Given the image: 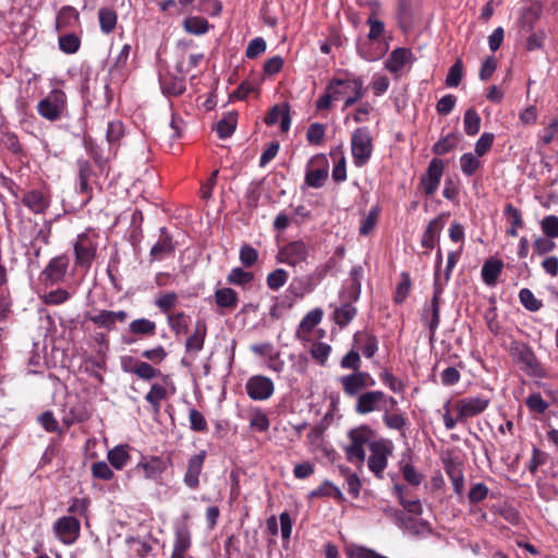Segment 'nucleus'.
Masks as SVG:
<instances>
[{
	"instance_id": "obj_1",
	"label": "nucleus",
	"mask_w": 558,
	"mask_h": 558,
	"mask_svg": "<svg viewBox=\"0 0 558 558\" xmlns=\"http://www.w3.org/2000/svg\"><path fill=\"white\" fill-rule=\"evenodd\" d=\"M352 89L353 96L345 98L343 110L353 106L356 101H359L365 94V88L363 86V81L360 77L352 80H344L339 77H333L327 85L325 94L322 95L316 101L317 110H327L331 107L332 100L340 99L345 93L347 89Z\"/></svg>"
},
{
	"instance_id": "obj_2",
	"label": "nucleus",
	"mask_w": 558,
	"mask_h": 558,
	"mask_svg": "<svg viewBox=\"0 0 558 558\" xmlns=\"http://www.w3.org/2000/svg\"><path fill=\"white\" fill-rule=\"evenodd\" d=\"M99 234L94 229L88 228L77 234L73 244L75 266L77 268L89 270L97 256Z\"/></svg>"
},
{
	"instance_id": "obj_3",
	"label": "nucleus",
	"mask_w": 558,
	"mask_h": 558,
	"mask_svg": "<svg viewBox=\"0 0 558 558\" xmlns=\"http://www.w3.org/2000/svg\"><path fill=\"white\" fill-rule=\"evenodd\" d=\"M512 359L521 365V369L531 377L546 378L547 371L542 365L533 349L525 342L512 341L510 344Z\"/></svg>"
},
{
	"instance_id": "obj_4",
	"label": "nucleus",
	"mask_w": 558,
	"mask_h": 558,
	"mask_svg": "<svg viewBox=\"0 0 558 558\" xmlns=\"http://www.w3.org/2000/svg\"><path fill=\"white\" fill-rule=\"evenodd\" d=\"M38 114L50 122L60 120L68 109V96L61 88H52L48 95L37 104Z\"/></svg>"
},
{
	"instance_id": "obj_5",
	"label": "nucleus",
	"mask_w": 558,
	"mask_h": 558,
	"mask_svg": "<svg viewBox=\"0 0 558 558\" xmlns=\"http://www.w3.org/2000/svg\"><path fill=\"white\" fill-rule=\"evenodd\" d=\"M81 93L85 105L90 107L106 108L112 99L108 82L98 77H86L81 86Z\"/></svg>"
},
{
	"instance_id": "obj_6",
	"label": "nucleus",
	"mask_w": 558,
	"mask_h": 558,
	"mask_svg": "<svg viewBox=\"0 0 558 558\" xmlns=\"http://www.w3.org/2000/svg\"><path fill=\"white\" fill-rule=\"evenodd\" d=\"M374 150L373 136L367 126L354 130L351 135V153L356 167H364L371 159Z\"/></svg>"
},
{
	"instance_id": "obj_7",
	"label": "nucleus",
	"mask_w": 558,
	"mask_h": 558,
	"mask_svg": "<svg viewBox=\"0 0 558 558\" xmlns=\"http://www.w3.org/2000/svg\"><path fill=\"white\" fill-rule=\"evenodd\" d=\"M374 437V430L362 425L349 432L350 445L345 448V457L352 463H363L365 460L364 446L369 445Z\"/></svg>"
},
{
	"instance_id": "obj_8",
	"label": "nucleus",
	"mask_w": 558,
	"mask_h": 558,
	"mask_svg": "<svg viewBox=\"0 0 558 558\" xmlns=\"http://www.w3.org/2000/svg\"><path fill=\"white\" fill-rule=\"evenodd\" d=\"M121 368L123 372L135 375L144 381H150L161 377L162 381L166 384L170 379L169 375H163L160 369L154 367L148 362L137 360L133 356L122 357Z\"/></svg>"
},
{
	"instance_id": "obj_9",
	"label": "nucleus",
	"mask_w": 558,
	"mask_h": 558,
	"mask_svg": "<svg viewBox=\"0 0 558 558\" xmlns=\"http://www.w3.org/2000/svg\"><path fill=\"white\" fill-rule=\"evenodd\" d=\"M442 292L444 284L436 280V282L434 283V293L430 303L423 308L422 322L429 329L430 340L434 339L435 333L440 324V302Z\"/></svg>"
},
{
	"instance_id": "obj_10",
	"label": "nucleus",
	"mask_w": 558,
	"mask_h": 558,
	"mask_svg": "<svg viewBox=\"0 0 558 558\" xmlns=\"http://www.w3.org/2000/svg\"><path fill=\"white\" fill-rule=\"evenodd\" d=\"M52 531L62 544L73 545L81 536V522L74 515H63L54 521Z\"/></svg>"
},
{
	"instance_id": "obj_11",
	"label": "nucleus",
	"mask_w": 558,
	"mask_h": 558,
	"mask_svg": "<svg viewBox=\"0 0 558 558\" xmlns=\"http://www.w3.org/2000/svg\"><path fill=\"white\" fill-rule=\"evenodd\" d=\"M387 395L381 390H367L357 396L354 411L360 415H366L375 411L385 410Z\"/></svg>"
},
{
	"instance_id": "obj_12",
	"label": "nucleus",
	"mask_w": 558,
	"mask_h": 558,
	"mask_svg": "<svg viewBox=\"0 0 558 558\" xmlns=\"http://www.w3.org/2000/svg\"><path fill=\"white\" fill-rule=\"evenodd\" d=\"M70 265V258L65 254L58 255L49 260L40 274V280L45 286H54L64 280Z\"/></svg>"
},
{
	"instance_id": "obj_13",
	"label": "nucleus",
	"mask_w": 558,
	"mask_h": 558,
	"mask_svg": "<svg viewBox=\"0 0 558 558\" xmlns=\"http://www.w3.org/2000/svg\"><path fill=\"white\" fill-rule=\"evenodd\" d=\"M445 170V163L439 158H433L426 171L421 175L418 186L422 189L426 196H432L438 190L442 174Z\"/></svg>"
},
{
	"instance_id": "obj_14",
	"label": "nucleus",
	"mask_w": 558,
	"mask_h": 558,
	"mask_svg": "<svg viewBox=\"0 0 558 558\" xmlns=\"http://www.w3.org/2000/svg\"><path fill=\"white\" fill-rule=\"evenodd\" d=\"M386 37H359L356 49L359 54L367 60L375 61L383 58L389 49Z\"/></svg>"
},
{
	"instance_id": "obj_15",
	"label": "nucleus",
	"mask_w": 558,
	"mask_h": 558,
	"mask_svg": "<svg viewBox=\"0 0 558 558\" xmlns=\"http://www.w3.org/2000/svg\"><path fill=\"white\" fill-rule=\"evenodd\" d=\"M245 391L252 400L265 401L272 397L275 384L265 375H253L246 380Z\"/></svg>"
},
{
	"instance_id": "obj_16",
	"label": "nucleus",
	"mask_w": 558,
	"mask_h": 558,
	"mask_svg": "<svg viewBox=\"0 0 558 558\" xmlns=\"http://www.w3.org/2000/svg\"><path fill=\"white\" fill-rule=\"evenodd\" d=\"M490 399L485 396L466 397L457 401L458 420L464 422L469 417L483 413L489 405Z\"/></svg>"
},
{
	"instance_id": "obj_17",
	"label": "nucleus",
	"mask_w": 558,
	"mask_h": 558,
	"mask_svg": "<svg viewBox=\"0 0 558 558\" xmlns=\"http://www.w3.org/2000/svg\"><path fill=\"white\" fill-rule=\"evenodd\" d=\"M167 468V462L162 458L150 456L143 457L133 469V472L145 480L158 481Z\"/></svg>"
},
{
	"instance_id": "obj_18",
	"label": "nucleus",
	"mask_w": 558,
	"mask_h": 558,
	"mask_svg": "<svg viewBox=\"0 0 558 558\" xmlns=\"http://www.w3.org/2000/svg\"><path fill=\"white\" fill-rule=\"evenodd\" d=\"M371 456L368 458V468L375 476L381 478L383 472L387 468L390 449L385 440H376L369 444Z\"/></svg>"
},
{
	"instance_id": "obj_19",
	"label": "nucleus",
	"mask_w": 558,
	"mask_h": 558,
	"mask_svg": "<svg viewBox=\"0 0 558 558\" xmlns=\"http://www.w3.org/2000/svg\"><path fill=\"white\" fill-rule=\"evenodd\" d=\"M207 452L201 450L198 453L189 458L186 470L183 475V483L190 489L196 490L199 487V476L203 472Z\"/></svg>"
},
{
	"instance_id": "obj_20",
	"label": "nucleus",
	"mask_w": 558,
	"mask_h": 558,
	"mask_svg": "<svg viewBox=\"0 0 558 558\" xmlns=\"http://www.w3.org/2000/svg\"><path fill=\"white\" fill-rule=\"evenodd\" d=\"M308 255L305 243L301 240L292 241L279 250L278 259L289 266H296L306 260Z\"/></svg>"
},
{
	"instance_id": "obj_21",
	"label": "nucleus",
	"mask_w": 558,
	"mask_h": 558,
	"mask_svg": "<svg viewBox=\"0 0 558 558\" xmlns=\"http://www.w3.org/2000/svg\"><path fill=\"white\" fill-rule=\"evenodd\" d=\"M51 202L50 193L47 189H33L24 193L22 203L36 215L45 214Z\"/></svg>"
},
{
	"instance_id": "obj_22",
	"label": "nucleus",
	"mask_w": 558,
	"mask_h": 558,
	"mask_svg": "<svg viewBox=\"0 0 558 558\" xmlns=\"http://www.w3.org/2000/svg\"><path fill=\"white\" fill-rule=\"evenodd\" d=\"M76 167L78 179L77 192L86 196L83 201V205L86 206L93 198V187L89 181L95 173L90 162L86 159H77Z\"/></svg>"
},
{
	"instance_id": "obj_23",
	"label": "nucleus",
	"mask_w": 558,
	"mask_h": 558,
	"mask_svg": "<svg viewBox=\"0 0 558 558\" xmlns=\"http://www.w3.org/2000/svg\"><path fill=\"white\" fill-rule=\"evenodd\" d=\"M542 14V4L534 0H524L520 10L519 22L521 32L529 33L534 28V24L539 20Z\"/></svg>"
},
{
	"instance_id": "obj_24",
	"label": "nucleus",
	"mask_w": 558,
	"mask_h": 558,
	"mask_svg": "<svg viewBox=\"0 0 558 558\" xmlns=\"http://www.w3.org/2000/svg\"><path fill=\"white\" fill-rule=\"evenodd\" d=\"M450 216L449 213H441L436 218L429 221L425 231L423 232L421 244L424 248L433 250L435 242L439 240L440 232L442 231L446 219Z\"/></svg>"
},
{
	"instance_id": "obj_25",
	"label": "nucleus",
	"mask_w": 558,
	"mask_h": 558,
	"mask_svg": "<svg viewBox=\"0 0 558 558\" xmlns=\"http://www.w3.org/2000/svg\"><path fill=\"white\" fill-rule=\"evenodd\" d=\"M353 343L366 359H372L378 351V338L372 331L364 329L353 335Z\"/></svg>"
},
{
	"instance_id": "obj_26",
	"label": "nucleus",
	"mask_w": 558,
	"mask_h": 558,
	"mask_svg": "<svg viewBox=\"0 0 558 558\" xmlns=\"http://www.w3.org/2000/svg\"><path fill=\"white\" fill-rule=\"evenodd\" d=\"M129 315L125 311H107L102 310L97 315H87L86 318L94 323L99 328L112 330L116 327V323H124Z\"/></svg>"
},
{
	"instance_id": "obj_27",
	"label": "nucleus",
	"mask_w": 558,
	"mask_h": 558,
	"mask_svg": "<svg viewBox=\"0 0 558 558\" xmlns=\"http://www.w3.org/2000/svg\"><path fill=\"white\" fill-rule=\"evenodd\" d=\"M207 336V324L204 319H197L193 332L185 341V352L187 355L196 354L204 349Z\"/></svg>"
},
{
	"instance_id": "obj_28",
	"label": "nucleus",
	"mask_w": 558,
	"mask_h": 558,
	"mask_svg": "<svg viewBox=\"0 0 558 558\" xmlns=\"http://www.w3.org/2000/svg\"><path fill=\"white\" fill-rule=\"evenodd\" d=\"M444 469L447 476L450 478L453 492L458 496H462L464 492V473L463 464L453 459H447L444 461Z\"/></svg>"
},
{
	"instance_id": "obj_29",
	"label": "nucleus",
	"mask_w": 558,
	"mask_h": 558,
	"mask_svg": "<svg viewBox=\"0 0 558 558\" xmlns=\"http://www.w3.org/2000/svg\"><path fill=\"white\" fill-rule=\"evenodd\" d=\"M159 84L162 94L168 97L180 96L186 90L185 78L170 73L159 75Z\"/></svg>"
},
{
	"instance_id": "obj_30",
	"label": "nucleus",
	"mask_w": 558,
	"mask_h": 558,
	"mask_svg": "<svg viewBox=\"0 0 558 558\" xmlns=\"http://www.w3.org/2000/svg\"><path fill=\"white\" fill-rule=\"evenodd\" d=\"M317 160L325 162V166L319 169H308L305 173V183L310 187L314 189L323 187L328 179V163L325 156L317 155L311 160V162H315Z\"/></svg>"
},
{
	"instance_id": "obj_31",
	"label": "nucleus",
	"mask_w": 558,
	"mask_h": 558,
	"mask_svg": "<svg viewBox=\"0 0 558 558\" xmlns=\"http://www.w3.org/2000/svg\"><path fill=\"white\" fill-rule=\"evenodd\" d=\"M362 372L351 373L339 378V383L341 384L342 390L348 397H357L361 395L360 392L365 389V384L363 383Z\"/></svg>"
},
{
	"instance_id": "obj_32",
	"label": "nucleus",
	"mask_w": 558,
	"mask_h": 558,
	"mask_svg": "<svg viewBox=\"0 0 558 558\" xmlns=\"http://www.w3.org/2000/svg\"><path fill=\"white\" fill-rule=\"evenodd\" d=\"M174 244L172 236L168 233L166 228L160 229V236L156 244L150 250V256L155 260L163 259L166 255L172 254Z\"/></svg>"
},
{
	"instance_id": "obj_33",
	"label": "nucleus",
	"mask_w": 558,
	"mask_h": 558,
	"mask_svg": "<svg viewBox=\"0 0 558 558\" xmlns=\"http://www.w3.org/2000/svg\"><path fill=\"white\" fill-rule=\"evenodd\" d=\"M215 303L221 311L232 312L238 307L239 295L232 288H220L215 291Z\"/></svg>"
},
{
	"instance_id": "obj_34",
	"label": "nucleus",
	"mask_w": 558,
	"mask_h": 558,
	"mask_svg": "<svg viewBox=\"0 0 558 558\" xmlns=\"http://www.w3.org/2000/svg\"><path fill=\"white\" fill-rule=\"evenodd\" d=\"M397 20L403 33L411 31L414 21L413 0H398Z\"/></svg>"
},
{
	"instance_id": "obj_35",
	"label": "nucleus",
	"mask_w": 558,
	"mask_h": 558,
	"mask_svg": "<svg viewBox=\"0 0 558 558\" xmlns=\"http://www.w3.org/2000/svg\"><path fill=\"white\" fill-rule=\"evenodd\" d=\"M504 268V262L498 258H488L481 271L482 280L488 287H495Z\"/></svg>"
},
{
	"instance_id": "obj_36",
	"label": "nucleus",
	"mask_w": 558,
	"mask_h": 558,
	"mask_svg": "<svg viewBox=\"0 0 558 558\" xmlns=\"http://www.w3.org/2000/svg\"><path fill=\"white\" fill-rule=\"evenodd\" d=\"M131 447L129 445H117L107 453V460L116 470H122L131 460Z\"/></svg>"
},
{
	"instance_id": "obj_37",
	"label": "nucleus",
	"mask_w": 558,
	"mask_h": 558,
	"mask_svg": "<svg viewBox=\"0 0 558 558\" xmlns=\"http://www.w3.org/2000/svg\"><path fill=\"white\" fill-rule=\"evenodd\" d=\"M412 51L408 48L395 49L386 61V69L398 74L411 61Z\"/></svg>"
},
{
	"instance_id": "obj_38",
	"label": "nucleus",
	"mask_w": 558,
	"mask_h": 558,
	"mask_svg": "<svg viewBox=\"0 0 558 558\" xmlns=\"http://www.w3.org/2000/svg\"><path fill=\"white\" fill-rule=\"evenodd\" d=\"M189 315L183 311H177L167 315V324L177 337L189 332Z\"/></svg>"
},
{
	"instance_id": "obj_39",
	"label": "nucleus",
	"mask_w": 558,
	"mask_h": 558,
	"mask_svg": "<svg viewBox=\"0 0 558 558\" xmlns=\"http://www.w3.org/2000/svg\"><path fill=\"white\" fill-rule=\"evenodd\" d=\"M168 391L165 385L155 383L145 395V401L150 404L153 411L158 414L161 409V402L167 399Z\"/></svg>"
},
{
	"instance_id": "obj_40",
	"label": "nucleus",
	"mask_w": 558,
	"mask_h": 558,
	"mask_svg": "<svg viewBox=\"0 0 558 558\" xmlns=\"http://www.w3.org/2000/svg\"><path fill=\"white\" fill-rule=\"evenodd\" d=\"M129 331L138 337H154L157 331L156 323L148 318H137L130 323Z\"/></svg>"
},
{
	"instance_id": "obj_41",
	"label": "nucleus",
	"mask_w": 558,
	"mask_h": 558,
	"mask_svg": "<svg viewBox=\"0 0 558 558\" xmlns=\"http://www.w3.org/2000/svg\"><path fill=\"white\" fill-rule=\"evenodd\" d=\"M504 214L510 222V227L507 229V234L515 238L518 235V229H521L524 226L522 214L511 203L506 204Z\"/></svg>"
},
{
	"instance_id": "obj_42",
	"label": "nucleus",
	"mask_w": 558,
	"mask_h": 558,
	"mask_svg": "<svg viewBox=\"0 0 558 558\" xmlns=\"http://www.w3.org/2000/svg\"><path fill=\"white\" fill-rule=\"evenodd\" d=\"M192 546L191 531L186 524H181L174 530L173 550L185 554Z\"/></svg>"
},
{
	"instance_id": "obj_43",
	"label": "nucleus",
	"mask_w": 558,
	"mask_h": 558,
	"mask_svg": "<svg viewBox=\"0 0 558 558\" xmlns=\"http://www.w3.org/2000/svg\"><path fill=\"white\" fill-rule=\"evenodd\" d=\"M83 145L88 155L94 160L95 165L99 168L100 171H104L105 166L108 162V158L104 156L102 149L95 143V141L89 135H84Z\"/></svg>"
},
{
	"instance_id": "obj_44",
	"label": "nucleus",
	"mask_w": 558,
	"mask_h": 558,
	"mask_svg": "<svg viewBox=\"0 0 558 558\" xmlns=\"http://www.w3.org/2000/svg\"><path fill=\"white\" fill-rule=\"evenodd\" d=\"M356 314V307L347 302L335 310L333 320L340 328H344L355 318Z\"/></svg>"
},
{
	"instance_id": "obj_45",
	"label": "nucleus",
	"mask_w": 558,
	"mask_h": 558,
	"mask_svg": "<svg viewBox=\"0 0 558 558\" xmlns=\"http://www.w3.org/2000/svg\"><path fill=\"white\" fill-rule=\"evenodd\" d=\"M308 497L311 499L323 498V497H332L338 501L343 500V494L341 493V490L329 481H324L322 483V485H319L316 489H313L310 493Z\"/></svg>"
},
{
	"instance_id": "obj_46",
	"label": "nucleus",
	"mask_w": 558,
	"mask_h": 558,
	"mask_svg": "<svg viewBox=\"0 0 558 558\" xmlns=\"http://www.w3.org/2000/svg\"><path fill=\"white\" fill-rule=\"evenodd\" d=\"M179 302L178 293L174 291H168L159 294L155 300V305L158 307V310L169 315V313H173V308Z\"/></svg>"
},
{
	"instance_id": "obj_47",
	"label": "nucleus",
	"mask_w": 558,
	"mask_h": 558,
	"mask_svg": "<svg viewBox=\"0 0 558 558\" xmlns=\"http://www.w3.org/2000/svg\"><path fill=\"white\" fill-rule=\"evenodd\" d=\"M253 280L254 274L252 271L244 270L241 267L232 268L227 276V282L238 287H246L251 284Z\"/></svg>"
},
{
	"instance_id": "obj_48",
	"label": "nucleus",
	"mask_w": 558,
	"mask_h": 558,
	"mask_svg": "<svg viewBox=\"0 0 558 558\" xmlns=\"http://www.w3.org/2000/svg\"><path fill=\"white\" fill-rule=\"evenodd\" d=\"M236 126V113H229L218 121L216 125V132L219 138L230 137Z\"/></svg>"
},
{
	"instance_id": "obj_49",
	"label": "nucleus",
	"mask_w": 558,
	"mask_h": 558,
	"mask_svg": "<svg viewBox=\"0 0 558 558\" xmlns=\"http://www.w3.org/2000/svg\"><path fill=\"white\" fill-rule=\"evenodd\" d=\"M363 277V267L354 266L350 271V281L351 284L348 288L349 299L352 301H357L361 294V279Z\"/></svg>"
},
{
	"instance_id": "obj_50",
	"label": "nucleus",
	"mask_w": 558,
	"mask_h": 558,
	"mask_svg": "<svg viewBox=\"0 0 558 558\" xmlns=\"http://www.w3.org/2000/svg\"><path fill=\"white\" fill-rule=\"evenodd\" d=\"M400 282L396 287V292L393 296V302L396 304H402L405 299L408 298L410 291H411V278L410 275L405 271L400 274Z\"/></svg>"
},
{
	"instance_id": "obj_51",
	"label": "nucleus",
	"mask_w": 558,
	"mask_h": 558,
	"mask_svg": "<svg viewBox=\"0 0 558 558\" xmlns=\"http://www.w3.org/2000/svg\"><path fill=\"white\" fill-rule=\"evenodd\" d=\"M464 131L468 135L473 136L478 133L481 128V117L474 108H469L464 112Z\"/></svg>"
},
{
	"instance_id": "obj_52",
	"label": "nucleus",
	"mask_w": 558,
	"mask_h": 558,
	"mask_svg": "<svg viewBox=\"0 0 558 558\" xmlns=\"http://www.w3.org/2000/svg\"><path fill=\"white\" fill-rule=\"evenodd\" d=\"M519 301L530 312H537L543 307V302L536 299L534 293L527 288L519 291Z\"/></svg>"
},
{
	"instance_id": "obj_53",
	"label": "nucleus",
	"mask_w": 558,
	"mask_h": 558,
	"mask_svg": "<svg viewBox=\"0 0 558 558\" xmlns=\"http://www.w3.org/2000/svg\"><path fill=\"white\" fill-rule=\"evenodd\" d=\"M323 310L314 308L310 311L301 320L299 330L311 332L323 319Z\"/></svg>"
},
{
	"instance_id": "obj_54",
	"label": "nucleus",
	"mask_w": 558,
	"mask_h": 558,
	"mask_svg": "<svg viewBox=\"0 0 558 558\" xmlns=\"http://www.w3.org/2000/svg\"><path fill=\"white\" fill-rule=\"evenodd\" d=\"M270 421L267 414L260 409H254L250 417V427L254 430L264 433L269 429Z\"/></svg>"
},
{
	"instance_id": "obj_55",
	"label": "nucleus",
	"mask_w": 558,
	"mask_h": 558,
	"mask_svg": "<svg viewBox=\"0 0 558 558\" xmlns=\"http://www.w3.org/2000/svg\"><path fill=\"white\" fill-rule=\"evenodd\" d=\"M482 166L477 156L472 153H465L460 157V167L464 175H473Z\"/></svg>"
},
{
	"instance_id": "obj_56",
	"label": "nucleus",
	"mask_w": 558,
	"mask_h": 558,
	"mask_svg": "<svg viewBox=\"0 0 558 558\" xmlns=\"http://www.w3.org/2000/svg\"><path fill=\"white\" fill-rule=\"evenodd\" d=\"M458 143V136L454 133H449L445 137L440 138L433 146V153L441 156L451 151Z\"/></svg>"
},
{
	"instance_id": "obj_57",
	"label": "nucleus",
	"mask_w": 558,
	"mask_h": 558,
	"mask_svg": "<svg viewBox=\"0 0 558 558\" xmlns=\"http://www.w3.org/2000/svg\"><path fill=\"white\" fill-rule=\"evenodd\" d=\"M380 214L379 206H374L369 209L368 214L362 219L359 232L361 235L369 234L375 228Z\"/></svg>"
},
{
	"instance_id": "obj_58",
	"label": "nucleus",
	"mask_w": 558,
	"mask_h": 558,
	"mask_svg": "<svg viewBox=\"0 0 558 558\" xmlns=\"http://www.w3.org/2000/svg\"><path fill=\"white\" fill-rule=\"evenodd\" d=\"M184 28L187 33L201 35L209 31V24L204 17L191 16L185 19Z\"/></svg>"
},
{
	"instance_id": "obj_59",
	"label": "nucleus",
	"mask_w": 558,
	"mask_h": 558,
	"mask_svg": "<svg viewBox=\"0 0 558 558\" xmlns=\"http://www.w3.org/2000/svg\"><path fill=\"white\" fill-rule=\"evenodd\" d=\"M288 278L289 275L284 269L277 268L267 275L266 283L270 290L277 291L287 283Z\"/></svg>"
},
{
	"instance_id": "obj_60",
	"label": "nucleus",
	"mask_w": 558,
	"mask_h": 558,
	"mask_svg": "<svg viewBox=\"0 0 558 558\" xmlns=\"http://www.w3.org/2000/svg\"><path fill=\"white\" fill-rule=\"evenodd\" d=\"M383 421L388 428L399 432H402L407 426V418L403 414L390 413L387 408L385 409Z\"/></svg>"
},
{
	"instance_id": "obj_61",
	"label": "nucleus",
	"mask_w": 558,
	"mask_h": 558,
	"mask_svg": "<svg viewBox=\"0 0 558 558\" xmlns=\"http://www.w3.org/2000/svg\"><path fill=\"white\" fill-rule=\"evenodd\" d=\"M239 259L243 267L251 268L258 260V251L245 243L240 247Z\"/></svg>"
},
{
	"instance_id": "obj_62",
	"label": "nucleus",
	"mask_w": 558,
	"mask_h": 558,
	"mask_svg": "<svg viewBox=\"0 0 558 558\" xmlns=\"http://www.w3.org/2000/svg\"><path fill=\"white\" fill-rule=\"evenodd\" d=\"M90 472L94 478L101 481H111L114 477V473L105 461L94 462L90 466Z\"/></svg>"
},
{
	"instance_id": "obj_63",
	"label": "nucleus",
	"mask_w": 558,
	"mask_h": 558,
	"mask_svg": "<svg viewBox=\"0 0 558 558\" xmlns=\"http://www.w3.org/2000/svg\"><path fill=\"white\" fill-rule=\"evenodd\" d=\"M543 233L550 239L558 238V217L555 215L546 216L541 222Z\"/></svg>"
},
{
	"instance_id": "obj_64",
	"label": "nucleus",
	"mask_w": 558,
	"mask_h": 558,
	"mask_svg": "<svg viewBox=\"0 0 558 558\" xmlns=\"http://www.w3.org/2000/svg\"><path fill=\"white\" fill-rule=\"evenodd\" d=\"M349 558H388L365 546H354L348 551Z\"/></svg>"
}]
</instances>
